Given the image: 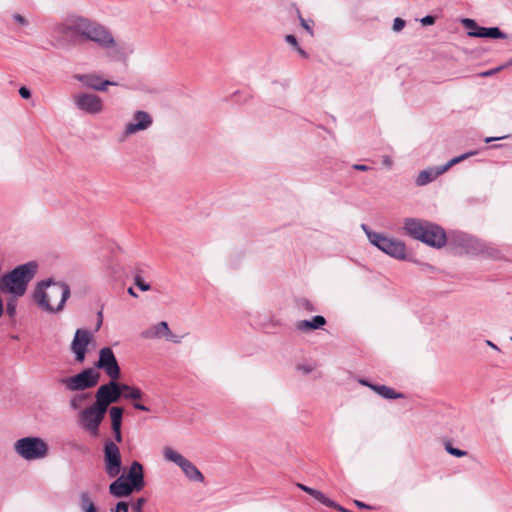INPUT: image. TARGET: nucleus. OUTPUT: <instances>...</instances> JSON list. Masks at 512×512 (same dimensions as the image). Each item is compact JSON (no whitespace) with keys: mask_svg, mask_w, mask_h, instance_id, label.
I'll return each mask as SVG.
<instances>
[{"mask_svg":"<svg viewBox=\"0 0 512 512\" xmlns=\"http://www.w3.org/2000/svg\"><path fill=\"white\" fill-rule=\"evenodd\" d=\"M58 32L80 37L82 40L96 43L100 48L108 51L111 61H125L127 53L119 45L110 29L102 23L81 15H68L58 26Z\"/></svg>","mask_w":512,"mask_h":512,"instance_id":"nucleus-1","label":"nucleus"},{"mask_svg":"<svg viewBox=\"0 0 512 512\" xmlns=\"http://www.w3.org/2000/svg\"><path fill=\"white\" fill-rule=\"evenodd\" d=\"M69 296L68 284L52 279L40 281L32 295L39 309L52 314L63 310Z\"/></svg>","mask_w":512,"mask_h":512,"instance_id":"nucleus-2","label":"nucleus"},{"mask_svg":"<svg viewBox=\"0 0 512 512\" xmlns=\"http://www.w3.org/2000/svg\"><path fill=\"white\" fill-rule=\"evenodd\" d=\"M403 229L411 238L431 247L441 248L446 244L445 231L437 224L418 218H406Z\"/></svg>","mask_w":512,"mask_h":512,"instance_id":"nucleus-3","label":"nucleus"},{"mask_svg":"<svg viewBox=\"0 0 512 512\" xmlns=\"http://www.w3.org/2000/svg\"><path fill=\"white\" fill-rule=\"evenodd\" d=\"M37 269L38 264L35 261L17 266L0 278V290L11 294L14 298L23 296Z\"/></svg>","mask_w":512,"mask_h":512,"instance_id":"nucleus-4","label":"nucleus"},{"mask_svg":"<svg viewBox=\"0 0 512 512\" xmlns=\"http://www.w3.org/2000/svg\"><path fill=\"white\" fill-rule=\"evenodd\" d=\"M449 244L453 246L460 254L484 255L496 257L497 251L487 243L464 233L454 232L449 237Z\"/></svg>","mask_w":512,"mask_h":512,"instance_id":"nucleus-5","label":"nucleus"},{"mask_svg":"<svg viewBox=\"0 0 512 512\" xmlns=\"http://www.w3.org/2000/svg\"><path fill=\"white\" fill-rule=\"evenodd\" d=\"M17 455L26 461L43 459L48 454V445L40 437L28 436L18 439L13 445Z\"/></svg>","mask_w":512,"mask_h":512,"instance_id":"nucleus-6","label":"nucleus"},{"mask_svg":"<svg viewBox=\"0 0 512 512\" xmlns=\"http://www.w3.org/2000/svg\"><path fill=\"white\" fill-rule=\"evenodd\" d=\"M362 229L365 231L370 243L379 250L398 260H404L406 258V246L402 241L373 232L365 224H362Z\"/></svg>","mask_w":512,"mask_h":512,"instance_id":"nucleus-7","label":"nucleus"},{"mask_svg":"<svg viewBox=\"0 0 512 512\" xmlns=\"http://www.w3.org/2000/svg\"><path fill=\"white\" fill-rule=\"evenodd\" d=\"M100 377V373L94 368H86L76 375L61 378L59 383L66 391L80 392L94 388L99 383Z\"/></svg>","mask_w":512,"mask_h":512,"instance_id":"nucleus-8","label":"nucleus"},{"mask_svg":"<svg viewBox=\"0 0 512 512\" xmlns=\"http://www.w3.org/2000/svg\"><path fill=\"white\" fill-rule=\"evenodd\" d=\"M163 456L166 461L173 462L179 466L189 480L200 483L204 481V476L201 471L190 460L173 448L165 447L163 449Z\"/></svg>","mask_w":512,"mask_h":512,"instance_id":"nucleus-9","label":"nucleus"},{"mask_svg":"<svg viewBox=\"0 0 512 512\" xmlns=\"http://www.w3.org/2000/svg\"><path fill=\"white\" fill-rule=\"evenodd\" d=\"M476 151H471L464 153L460 156L454 157L451 160H449L446 164L436 167H429L425 170H422L419 172L415 183L417 186H425L432 181H434L437 177L445 173L448 169H450L452 166L460 163L461 161L467 159L470 156L475 155Z\"/></svg>","mask_w":512,"mask_h":512,"instance_id":"nucleus-10","label":"nucleus"},{"mask_svg":"<svg viewBox=\"0 0 512 512\" xmlns=\"http://www.w3.org/2000/svg\"><path fill=\"white\" fill-rule=\"evenodd\" d=\"M105 414L106 412L104 410L93 403L91 406L80 412V425L91 436L97 437L99 435V426L102 423Z\"/></svg>","mask_w":512,"mask_h":512,"instance_id":"nucleus-11","label":"nucleus"},{"mask_svg":"<svg viewBox=\"0 0 512 512\" xmlns=\"http://www.w3.org/2000/svg\"><path fill=\"white\" fill-rule=\"evenodd\" d=\"M121 397L120 383L111 380L101 385L95 393V405L107 412L110 404L116 403Z\"/></svg>","mask_w":512,"mask_h":512,"instance_id":"nucleus-12","label":"nucleus"},{"mask_svg":"<svg viewBox=\"0 0 512 512\" xmlns=\"http://www.w3.org/2000/svg\"><path fill=\"white\" fill-rule=\"evenodd\" d=\"M105 472L110 478L118 476L121 472L122 461L118 446L111 440L104 445Z\"/></svg>","mask_w":512,"mask_h":512,"instance_id":"nucleus-13","label":"nucleus"},{"mask_svg":"<svg viewBox=\"0 0 512 512\" xmlns=\"http://www.w3.org/2000/svg\"><path fill=\"white\" fill-rule=\"evenodd\" d=\"M95 366L102 369L111 380H118L120 377V367L110 347L100 349L99 359Z\"/></svg>","mask_w":512,"mask_h":512,"instance_id":"nucleus-14","label":"nucleus"},{"mask_svg":"<svg viewBox=\"0 0 512 512\" xmlns=\"http://www.w3.org/2000/svg\"><path fill=\"white\" fill-rule=\"evenodd\" d=\"M73 102L77 109L90 115H96L103 111L102 99L91 93H78L74 95Z\"/></svg>","mask_w":512,"mask_h":512,"instance_id":"nucleus-15","label":"nucleus"},{"mask_svg":"<svg viewBox=\"0 0 512 512\" xmlns=\"http://www.w3.org/2000/svg\"><path fill=\"white\" fill-rule=\"evenodd\" d=\"M92 338L91 333L85 329H77L71 343V350L75 354V360L82 363L85 360L88 344Z\"/></svg>","mask_w":512,"mask_h":512,"instance_id":"nucleus-16","label":"nucleus"},{"mask_svg":"<svg viewBox=\"0 0 512 512\" xmlns=\"http://www.w3.org/2000/svg\"><path fill=\"white\" fill-rule=\"evenodd\" d=\"M153 123L151 115L146 111H136L132 120L125 125V136L133 135L137 132L147 130Z\"/></svg>","mask_w":512,"mask_h":512,"instance_id":"nucleus-17","label":"nucleus"},{"mask_svg":"<svg viewBox=\"0 0 512 512\" xmlns=\"http://www.w3.org/2000/svg\"><path fill=\"white\" fill-rule=\"evenodd\" d=\"M75 78L83 84V86L96 90L106 91L108 86H116L117 82L110 80H103L99 75L95 73L89 74H78Z\"/></svg>","mask_w":512,"mask_h":512,"instance_id":"nucleus-18","label":"nucleus"},{"mask_svg":"<svg viewBox=\"0 0 512 512\" xmlns=\"http://www.w3.org/2000/svg\"><path fill=\"white\" fill-rule=\"evenodd\" d=\"M125 479L130 483V485L135 489L136 492L143 489L145 482L143 475V466L141 465L140 462H132L127 477Z\"/></svg>","mask_w":512,"mask_h":512,"instance_id":"nucleus-19","label":"nucleus"},{"mask_svg":"<svg viewBox=\"0 0 512 512\" xmlns=\"http://www.w3.org/2000/svg\"><path fill=\"white\" fill-rule=\"evenodd\" d=\"M135 489L122 475L113 481L109 486V492L115 497H126L129 496Z\"/></svg>","mask_w":512,"mask_h":512,"instance_id":"nucleus-20","label":"nucleus"},{"mask_svg":"<svg viewBox=\"0 0 512 512\" xmlns=\"http://www.w3.org/2000/svg\"><path fill=\"white\" fill-rule=\"evenodd\" d=\"M326 324V319L321 315H316L310 320H301L296 323V328L300 331H309L322 328Z\"/></svg>","mask_w":512,"mask_h":512,"instance_id":"nucleus-21","label":"nucleus"},{"mask_svg":"<svg viewBox=\"0 0 512 512\" xmlns=\"http://www.w3.org/2000/svg\"><path fill=\"white\" fill-rule=\"evenodd\" d=\"M469 36L479 37V38H494V39H504L506 38V34H504L498 27H481L479 31H469Z\"/></svg>","mask_w":512,"mask_h":512,"instance_id":"nucleus-22","label":"nucleus"},{"mask_svg":"<svg viewBox=\"0 0 512 512\" xmlns=\"http://www.w3.org/2000/svg\"><path fill=\"white\" fill-rule=\"evenodd\" d=\"M297 486L303 490L304 492L308 493L312 497H314L317 501L324 504L327 507H337L334 501L328 499L321 491L316 490L314 488L308 487L303 484H297Z\"/></svg>","mask_w":512,"mask_h":512,"instance_id":"nucleus-23","label":"nucleus"},{"mask_svg":"<svg viewBox=\"0 0 512 512\" xmlns=\"http://www.w3.org/2000/svg\"><path fill=\"white\" fill-rule=\"evenodd\" d=\"M154 328L158 338L165 337L167 340H170L174 343L179 342V339L169 329L168 323L166 321L157 323L154 325Z\"/></svg>","mask_w":512,"mask_h":512,"instance_id":"nucleus-24","label":"nucleus"},{"mask_svg":"<svg viewBox=\"0 0 512 512\" xmlns=\"http://www.w3.org/2000/svg\"><path fill=\"white\" fill-rule=\"evenodd\" d=\"M370 388L385 399H398L403 397L401 393L385 385H370Z\"/></svg>","mask_w":512,"mask_h":512,"instance_id":"nucleus-25","label":"nucleus"},{"mask_svg":"<svg viewBox=\"0 0 512 512\" xmlns=\"http://www.w3.org/2000/svg\"><path fill=\"white\" fill-rule=\"evenodd\" d=\"M121 395L128 400H137L142 397V391L134 386L125 383H120Z\"/></svg>","mask_w":512,"mask_h":512,"instance_id":"nucleus-26","label":"nucleus"},{"mask_svg":"<svg viewBox=\"0 0 512 512\" xmlns=\"http://www.w3.org/2000/svg\"><path fill=\"white\" fill-rule=\"evenodd\" d=\"M79 505L83 512H92L94 510H97V508L88 492H82L80 494Z\"/></svg>","mask_w":512,"mask_h":512,"instance_id":"nucleus-27","label":"nucleus"},{"mask_svg":"<svg viewBox=\"0 0 512 512\" xmlns=\"http://www.w3.org/2000/svg\"><path fill=\"white\" fill-rule=\"evenodd\" d=\"M89 398V394L80 393L76 394L69 400V405L73 410H79L82 406V403Z\"/></svg>","mask_w":512,"mask_h":512,"instance_id":"nucleus-28","label":"nucleus"},{"mask_svg":"<svg viewBox=\"0 0 512 512\" xmlns=\"http://www.w3.org/2000/svg\"><path fill=\"white\" fill-rule=\"evenodd\" d=\"M17 299L11 295V298L6 302L5 312L10 318H14L17 313Z\"/></svg>","mask_w":512,"mask_h":512,"instance_id":"nucleus-29","label":"nucleus"},{"mask_svg":"<svg viewBox=\"0 0 512 512\" xmlns=\"http://www.w3.org/2000/svg\"><path fill=\"white\" fill-rule=\"evenodd\" d=\"M123 408L122 407H118V406H114L112 408H110V418H111V422L112 421H122V417H123Z\"/></svg>","mask_w":512,"mask_h":512,"instance_id":"nucleus-30","label":"nucleus"},{"mask_svg":"<svg viewBox=\"0 0 512 512\" xmlns=\"http://www.w3.org/2000/svg\"><path fill=\"white\" fill-rule=\"evenodd\" d=\"M445 450L455 457H463L467 455L466 451L453 447L450 442L445 444Z\"/></svg>","mask_w":512,"mask_h":512,"instance_id":"nucleus-31","label":"nucleus"},{"mask_svg":"<svg viewBox=\"0 0 512 512\" xmlns=\"http://www.w3.org/2000/svg\"><path fill=\"white\" fill-rule=\"evenodd\" d=\"M134 283L142 291H148L151 288L150 284L146 283L139 274L134 276Z\"/></svg>","mask_w":512,"mask_h":512,"instance_id":"nucleus-32","label":"nucleus"},{"mask_svg":"<svg viewBox=\"0 0 512 512\" xmlns=\"http://www.w3.org/2000/svg\"><path fill=\"white\" fill-rule=\"evenodd\" d=\"M462 24L465 28H467L469 31H479V28H481L475 20L465 18L462 20Z\"/></svg>","mask_w":512,"mask_h":512,"instance_id":"nucleus-33","label":"nucleus"},{"mask_svg":"<svg viewBox=\"0 0 512 512\" xmlns=\"http://www.w3.org/2000/svg\"><path fill=\"white\" fill-rule=\"evenodd\" d=\"M141 337L144 338V339H156L158 338L157 335H156V332H155V328L154 326L146 329V330H143L141 332Z\"/></svg>","mask_w":512,"mask_h":512,"instance_id":"nucleus-34","label":"nucleus"},{"mask_svg":"<svg viewBox=\"0 0 512 512\" xmlns=\"http://www.w3.org/2000/svg\"><path fill=\"white\" fill-rule=\"evenodd\" d=\"M146 503V499L145 498H138L135 502L132 503V510L134 512H143L142 511V508L144 506V504Z\"/></svg>","mask_w":512,"mask_h":512,"instance_id":"nucleus-35","label":"nucleus"},{"mask_svg":"<svg viewBox=\"0 0 512 512\" xmlns=\"http://www.w3.org/2000/svg\"><path fill=\"white\" fill-rule=\"evenodd\" d=\"M299 19H300V24H301V26H302V27H303V28H304V29H305V30H306V31H307L311 36H313V35H314V33H313V29H312V27H311V25H310V23H313V21H312V20L307 21V20H305L304 18H302V17H301V15H299Z\"/></svg>","mask_w":512,"mask_h":512,"instance_id":"nucleus-36","label":"nucleus"},{"mask_svg":"<svg viewBox=\"0 0 512 512\" xmlns=\"http://www.w3.org/2000/svg\"><path fill=\"white\" fill-rule=\"evenodd\" d=\"M405 26V21L399 17L395 18L394 19V22H393V30L395 32H399L401 31Z\"/></svg>","mask_w":512,"mask_h":512,"instance_id":"nucleus-37","label":"nucleus"},{"mask_svg":"<svg viewBox=\"0 0 512 512\" xmlns=\"http://www.w3.org/2000/svg\"><path fill=\"white\" fill-rule=\"evenodd\" d=\"M299 305H300V307H302L303 309H305L308 312L315 311L314 306L306 299L301 300Z\"/></svg>","mask_w":512,"mask_h":512,"instance_id":"nucleus-38","label":"nucleus"},{"mask_svg":"<svg viewBox=\"0 0 512 512\" xmlns=\"http://www.w3.org/2000/svg\"><path fill=\"white\" fill-rule=\"evenodd\" d=\"M112 512H128L127 503H125L123 501L118 502L116 507L112 510Z\"/></svg>","mask_w":512,"mask_h":512,"instance_id":"nucleus-39","label":"nucleus"},{"mask_svg":"<svg viewBox=\"0 0 512 512\" xmlns=\"http://www.w3.org/2000/svg\"><path fill=\"white\" fill-rule=\"evenodd\" d=\"M435 17L434 16H431V15H427L425 17H423L420 22L422 23V25L426 26V25H433L435 23Z\"/></svg>","mask_w":512,"mask_h":512,"instance_id":"nucleus-40","label":"nucleus"},{"mask_svg":"<svg viewBox=\"0 0 512 512\" xmlns=\"http://www.w3.org/2000/svg\"><path fill=\"white\" fill-rule=\"evenodd\" d=\"M13 19L20 25L22 26H27L28 25V21L20 14H14L13 15Z\"/></svg>","mask_w":512,"mask_h":512,"instance_id":"nucleus-41","label":"nucleus"},{"mask_svg":"<svg viewBox=\"0 0 512 512\" xmlns=\"http://www.w3.org/2000/svg\"><path fill=\"white\" fill-rule=\"evenodd\" d=\"M19 94L24 99H28L31 96L30 90L27 87H24V86L19 89Z\"/></svg>","mask_w":512,"mask_h":512,"instance_id":"nucleus-42","label":"nucleus"},{"mask_svg":"<svg viewBox=\"0 0 512 512\" xmlns=\"http://www.w3.org/2000/svg\"><path fill=\"white\" fill-rule=\"evenodd\" d=\"M285 40H286L287 43L293 45L295 48L298 46L297 39H296V37L294 35H291V34L287 35L285 37Z\"/></svg>","mask_w":512,"mask_h":512,"instance_id":"nucleus-43","label":"nucleus"},{"mask_svg":"<svg viewBox=\"0 0 512 512\" xmlns=\"http://www.w3.org/2000/svg\"><path fill=\"white\" fill-rule=\"evenodd\" d=\"M382 162H383V164H384L385 166H387V167H389V168H390V167H392V165H393V160H392V158H391L390 156H388V155L383 156V158H382Z\"/></svg>","mask_w":512,"mask_h":512,"instance_id":"nucleus-44","label":"nucleus"},{"mask_svg":"<svg viewBox=\"0 0 512 512\" xmlns=\"http://www.w3.org/2000/svg\"><path fill=\"white\" fill-rule=\"evenodd\" d=\"M352 167L358 171H369L371 169L369 166L364 164H354Z\"/></svg>","mask_w":512,"mask_h":512,"instance_id":"nucleus-45","label":"nucleus"},{"mask_svg":"<svg viewBox=\"0 0 512 512\" xmlns=\"http://www.w3.org/2000/svg\"><path fill=\"white\" fill-rule=\"evenodd\" d=\"M298 370L302 371L304 374H309L312 372L313 368L309 365H299Z\"/></svg>","mask_w":512,"mask_h":512,"instance_id":"nucleus-46","label":"nucleus"},{"mask_svg":"<svg viewBox=\"0 0 512 512\" xmlns=\"http://www.w3.org/2000/svg\"><path fill=\"white\" fill-rule=\"evenodd\" d=\"M133 407L136 410H140V411H145V412H149L150 411V409L147 406H145V405H143L141 403H138V402L134 403Z\"/></svg>","mask_w":512,"mask_h":512,"instance_id":"nucleus-47","label":"nucleus"},{"mask_svg":"<svg viewBox=\"0 0 512 512\" xmlns=\"http://www.w3.org/2000/svg\"><path fill=\"white\" fill-rule=\"evenodd\" d=\"M122 421H112L111 422V428L112 431H118L121 430Z\"/></svg>","mask_w":512,"mask_h":512,"instance_id":"nucleus-48","label":"nucleus"},{"mask_svg":"<svg viewBox=\"0 0 512 512\" xmlns=\"http://www.w3.org/2000/svg\"><path fill=\"white\" fill-rule=\"evenodd\" d=\"M497 70H499V68L484 71V72H482L480 75H481L482 77H489V76H492V75H493Z\"/></svg>","mask_w":512,"mask_h":512,"instance_id":"nucleus-49","label":"nucleus"},{"mask_svg":"<svg viewBox=\"0 0 512 512\" xmlns=\"http://www.w3.org/2000/svg\"><path fill=\"white\" fill-rule=\"evenodd\" d=\"M114 438H115V441L120 443L122 441V434H121V430H118V431H114Z\"/></svg>","mask_w":512,"mask_h":512,"instance_id":"nucleus-50","label":"nucleus"},{"mask_svg":"<svg viewBox=\"0 0 512 512\" xmlns=\"http://www.w3.org/2000/svg\"><path fill=\"white\" fill-rule=\"evenodd\" d=\"M507 138V136H502V137H487L485 138V142L486 143H490V142H493L495 140H501V139H505Z\"/></svg>","mask_w":512,"mask_h":512,"instance_id":"nucleus-51","label":"nucleus"},{"mask_svg":"<svg viewBox=\"0 0 512 512\" xmlns=\"http://www.w3.org/2000/svg\"><path fill=\"white\" fill-rule=\"evenodd\" d=\"M485 343H486V345H488L492 349H494L496 351H500V348L496 344H494L492 341L486 340Z\"/></svg>","mask_w":512,"mask_h":512,"instance_id":"nucleus-52","label":"nucleus"},{"mask_svg":"<svg viewBox=\"0 0 512 512\" xmlns=\"http://www.w3.org/2000/svg\"><path fill=\"white\" fill-rule=\"evenodd\" d=\"M355 504H356L359 508H362V509H367V508H369V506H368V505H366L365 503H363V502H361V501H358V500H356V501H355Z\"/></svg>","mask_w":512,"mask_h":512,"instance_id":"nucleus-53","label":"nucleus"},{"mask_svg":"<svg viewBox=\"0 0 512 512\" xmlns=\"http://www.w3.org/2000/svg\"><path fill=\"white\" fill-rule=\"evenodd\" d=\"M127 291L129 293V295H131L132 297H135V298L138 297V295L136 294V292L134 291V289L132 287L128 288Z\"/></svg>","mask_w":512,"mask_h":512,"instance_id":"nucleus-54","label":"nucleus"},{"mask_svg":"<svg viewBox=\"0 0 512 512\" xmlns=\"http://www.w3.org/2000/svg\"><path fill=\"white\" fill-rule=\"evenodd\" d=\"M296 49H297L298 53H299L302 57H306V56H307L306 52H305L302 48H300L299 46H297V47H296Z\"/></svg>","mask_w":512,"mask_h":512,"instance_id":"nucleus-55","label":"nucleus"},{"mask_svg":"<svg viewBox=\"0 0 512 512\" xmlns=\"http://www.w3.org/2000/svg\"><path fill=\"white\" fill-rule=\"evenodd\" d=\"M360 383L364 386H367V387H370V385H372L371 383H369L367 380H360Z\"/></svg>","mask_w":512,"mask_h":512,"instance_id":"nucleus-56","label":"nucleus"},{"mask_svg":"<svg viewBox=\"0 0 512 512\" xmlns=\"http://www.w3.org/2000/svg\"><path fill=\"white\" fill-rule=\"evenodd\" d=\"M99 324L102 322V311L98 312Z\"/></svg>","mask_w":512,"mask_h":512,"instance_id":"nucleus-57","label":"nucleus"},{"mask_svg":"<svg viewBox=\"0 0 512 512\" xmlns=\"http://www.w3.org/2000/svg\"><path fill=\"white\" fill-rule=\"evenodd\" d=\"M510 340L512 341V337L510 338Z\"/></svg>","mask_w":512,"mask_h":512,"instance_id":"nucleus-58","label":"nucleus"}]
</instances>
